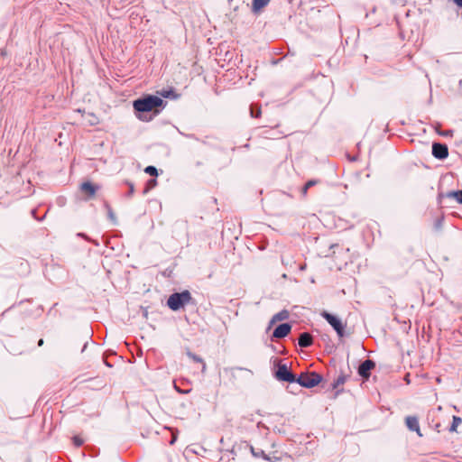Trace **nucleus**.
I'll return each mask as SVG.
<instances>
[{
  "label": "nucleus",
  "mask_w": 462,
  "mask_h": 462,
  "mask_svg": "<svg viewBox=\"0 0 462 462\" xmlns=\"http://www.w3.org/2000/svg\"><path fill=\"white\" fill-rule=\"evenodd\" d=\"M321 316L328 322V324L335 329L340 337L344 336L345 325L338 317L326 311H324Z\"/></svg>",
  "instance_id": "20e7f679"
},
{
  "label": "nucleus",
  "mask_w": 462,
  "mask_h": 462,
  "mask_svg": "<svg viewBox=\"0 0 462 462\" xmlns=\"http://www.w3.org/2000/svg\"><path fill=\"white\" fill-rule=\"evenodd\" d=\"M314 184L313 181H309L306 185V187L304 188V192H306L307 189L310 187V186H312Z\"/></svg>",
  "instance_id": "a211bd4d"
},
{
  "label": "nucleus",
  "mask_w": 462,
  "mask_h": 462,
  "mask_svg": "<svg viewBox=\"0 0 462 462\" xmlns=\"http://www.w3.org/2000/svg\"><path fill=\"white\" fill-rule=\"evenodd\" d=\"M289 317V312L287 310H282L280 311L279 313L275 314L272 319H271V325L276 323L277 321H280V320H283V319H288Z\"/></svg>",
  "instance_id": "ddd939ff"
},
{
  "label": "nucleus",
  "mask_w": 462,
  "mask_h": 462,
  "mask_svg": "<svg viewBox=\"0 0 462 462\" xmlns=\"http://www.w3.org/2000/svg\"><path fill=\"white\" fill-rule=\"evenodd\" d=\"M144 171L150 175H157V169L154 166H147Z\"/></svg>",
  "instance_id": "dca6fc26"
},
{
  "label": "nucleus",
  "mask_w": 462,
  "mask_h": 462,
  "mask_svg": "<svg viewBox=\"0 0 462 462\" xmlns=\"http://www.w3.org/2000/svg\"><path fill=\"white\" fill-rule=\"evenodd\" d=\"M457 5L462 7V0H454Z\"/></svg>",
  "instance_id": "6ab92c4d"
},
{
  "label": "nucleus",
  "mask_w": 462,
  "mask_h": 462,
  "mask_svg": "<svg viewBox=\"0 0 462 462\" xmlns=\"http://www.w3.org/2000/svg\"><path fill=\"white\" fill-rule=\"evenodd\" d=\"M39 346H42L43 345V340L42 339H40L39 343H38Z\"/></svg>",
  "instance_id": "aec40b11"
},
{
  "label": "nucleus",
  "mask_w": 462,
  "mask_h": 462,
  "mask_svg": "<svg viewBox=\"0 0 462 462\" xmlns=\"http://www.w3.org/2000/svg\"><path fill=\"white\" fill-rule=\"evenodd\" d=\"M312 344V337L309 333H302L299 338V345L301 347L310 346Z\"/></svg>",
  "instance_id": "9d476101"
},
{
  "label": "nucleus",
  "mask_w": 462,
  "mask_h": 462,
  "mask_svg": "<svg viewBox=\"0 0 462 462\" xmlns=\"http://www.w3.org/2000/svg\"><path fill=\"white\" fill-rule=\"evenodd\" d=\"M432 154L437 159H445L448 155V150L447 145L439 143H433Z\"/></svg>",
  "instance_id": "423d86ee"
},
{
  "label": "nucleus",
  "mask_w": 462,
  "mask_h": 462,
  "mask_svg": "<svg viewBox=\"0 0 462 462\" xmlns=\"http://www.w3.org/2000/svg\"><path fill=\"white\" fill-rule=\"evenodd\" d=\"M271 0H253L252 9L254 13H258L262 8L266 6Z\"/></svg>",
  "instance_id": "9b49d317"
},
{
  "label": "nucleus",
  "mask_w": 462,
  "mask_h": 462,
  "mask_svg": "<svg viewBox=\"0 0 462 462\" xmlns=\"http://www.w3.org/2000/svg\"><path fill=\"white\" fill-rule=\"evenodd\" d=\"M461 423V419L459 417L454 416L452 425L450 427V431H456L458 425Z\"/></svg>",
  "instance_id": "2eb2a0df"
},
{
  "label": "nucleus",
  "mask_w": 462,
  "mask_h": 462,
  "mask_svg": "<svg viewBox=\"0 0 462 462\" xmlns=\"http://www.w3.org/2000/svg\"><path fill=\"white\" fill-rule=\"evenodd\" d=\"M374 367V363L372 360L367 359L360 365L358 373L361 376L366 378L369 376L370 370L373 369Z\"/></svg>",
  "instance_id": "0eeeda50"
},
{
  "label": "nucleus",
  "mask_w": 462,
  "mask_h": 462,
  "mask_svg": "<svg viewBox=\"0 0 462 462\" xmlns=\"http://www.w3.org/2000/svg\"><path fill=\"white\" fill-rule=\"evenodd\" d=\"M81 444V441H79V439H77V445H80Z\"/></svg>",
  "instance_id": "5701e85b"
},
{
  "label": "nucleus",
  "mask_w": 462,
  "mask_h": 462,
  "mask_svg": "<svg viewBox=\"0 0 462 462\" xmlns=\"http://www.w3.org/2000/svg\"><path fill=\"white\" fill-rule=\"evenodd\" d=\"M162 97H169V95H168V93H163V94H162Z\"/></svg>",
  "instance_id": "412c9836"
},
{
  "label": "nucleus",
  "mask_w": 462,
  "mask_h": 462,
  "mask_svg": "<svg viewBox=\"0 0 462 462\" xmlns=\"http://www.w3.org/2000/svg\"><path fill=\"white\" fill-rule=\"evenodd\" d=\"M84 120L91 125H95L99 123V118L94 113H85L84 112Z\"/></svg>",
  "instance_id": "f8f14e48"
},
{
  "label": "nucleus",
  "mask_w": 462,
  "mask_h": 462,
  "mask_svg": "<svg viewBox=\"0 0 462 462\" xmlns=\"http://www.w3.org/2000/svg\"><path fill=\"white\" fill-rule=\"evenodd\" d=\"M322 381V376L317 373L301 374L296 382L302 387L312 388Z\"/></svg>",
  "instance_id": "7ed1b4c3"
},
{
  "label": "nucleus",
  "mask_w": 462,
  "mask_h": 462,
  "mask_svg": "<svg viewBox=\"0 0 462 462\" xmlns=\"http://www.w3.org/2000/svg\"><path fill=\"white\" fill-rule=\"evenodd\" d=\"M190 300V294L189 291H183L181 293H174L168 299V306L172 310H177L188 303Z\"/></svg>",
  "instance_id": "f03ea898"
},
{
  "label": "nucleus",
  "mask_w": 462,
  "mask_h": 462,
  "mask_svg": "<svg viewBox=\"0 0 462 462\" xmlns=\"http://www.w3.org/2000/svg\"><path fill=\"white\" fill-rule=\"evenodd\" d=\"M276 378L280 381L293 383L296 382L294 375L285 365H280L276 371Z\"/></svg>",
  "instance_id": "39448f33"
},
{
  "label": "nucleus",
  "mask_w": 462,
  "mask_h": 462,
  "mask_svg": "<svg viewBox=\"0 0 462 462\" xmlns=\"http://www.w3.org/2000/svg\"><path fill=\"white\" fill-rule=\"evenodd\" d=\"M452 196L457 199L458 203H462V190L453 192Z\"/></svg>",
  "instance_id": "f3484780"
},
{
  "label": "nucleus",
  "mask_w": 462,
  "mask_h": 462,
  "mask_svg": "<svg viewBox=\"0 0 462 462\" xmlns=\"http://www.w3.org/2000/svg\"><path fill=\"white\" fill-rule=\"evenodd\" d=\"M81 444V441H79V439H77V445H80Z\"/></svg>",
  "instance_id": "4be33fe9"
},
{
  "label": "nucleus",
  "mask_w": 462,
  "mask_h": 462,
  "mask_svg": "<svg viewBox=\"0 0 462 462\" xmlns=\"http://www.w3.org/2000/svg\"><path fill=\"white\" fill-rule=\"evenodd\" d=\"M406 425L409 428V430L415 431L420 437L422 436L420 430L419 421L416 417H412V416L407 417L406 418Z\"/></svg>",
  "instance_id": "1a4fd4ad"
},
{
  "label": "nucleus",
  "mask_w": 462,
  "mask_h": 462,
  "mask_svg": "<svg viewBox=\"0 0 462 462\" xmlns=\"http://www.w3.org/2000/svg\"><path fill=\"white\" fill-rule=\"evenodd\" d=\"M81 189L88 192L91 197H93L96 193V188L90 182L82 183Z\"/></svg>",
  "instance_id": "4468645a"
},
{
  "label": "nucleus",
  "mask_w": 462,
  "mask_h": 462,
  "mask_svg": "<svg viewBox=\"0 0 462 462\" xmlns=\"http://www.w3.org/2000/svg\"><path fill=\"white\" fill-rule=\"evenodd\" d=\"M163 100L159 96L146 95L142 98H138L133 102V107L136 112L144 113L151 112L155 107L162 106Z\"/></svg>",
  "instance_id": "f257e3e1"
},
{
  "label": "nucleus",
  "mask_w": 462,
  "mask_h": 462,
  "mask_svg": "<svg viewBox=\"0 0 462 462\" xmlns=\"http://www.w3.org/2000/svg\"><path fill=\"white\" fill-rule=\"evenodd\" d=\"M291 325L288 323H283L279 325L273 331V337L282 338L286 337L291 331Z\"/></svg>",
  "instance_id": "6e6552de"
}]
</instances>
